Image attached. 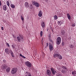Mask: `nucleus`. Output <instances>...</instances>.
<instances>
[{"instance_id":"obj_1","label":"nucleus","mask_w":76,"mask_h":76,"mask_svg":"<svg viewBox=\"0 0 76 76\" xmlns=\"http://www.w3.org/2000/svg\"><path fill=\"white\" fill-rule=\"evenodd\" d=\"M19 37L18 36L17 37V40L18 42H19L21 41V39H23V36L22 35H19Z\"/></svg>"},{"instance_id":"obj_2","label":"nucleus","mask_w":76,"mask_h":76,"mask_svg":"<svg viewBox=\"0 0 76 76\" xmlns=\"http://www.w3.org/2000/svg\"><path fill=\"white\" fill-rule=\"evenodd\" d=\"M32 2L33 5L35 6L36 7H38L39 6V3L37 2V1H33Z\"/></svg>"},{"instance_id":"obj_3","label":"nucleus","mask_w":76,"mask_h":76,"mask_svg":"<svg viewBox=\"0 0 76 76\" xmlns=\"http://www.w3.org/2000/svg\"><path fill=\"white\" fill-rule=\"evenodd\" d=\"M17 71H18V68L15 67L12 69L11 72L12 74H15V73H16Z\"/></svg>"},{"instance_id":"obj_4","label":"nucleus","mask_w":76,"mask_h":76,"mask_svg":"<svg viewBox=\"0 0 76 76\" xmlns=\"http://www.w3.org/2000/svg\"><path fill=\"white\" fill-rule=\"evenodd\" d=\"M61 39L60 37H58L56 39V44L57 45H59L61 43Z\"/></svg>"},{"instance_id":"obj_5","label":"nucleus","mask_w":76,"mask_h":76,"mask_svg":"<svg viewBox=\"0 0 76 76\" xmlns=\"http://www.w3.org/2000/svg\"><path fill=\"white\" fill-rule=\"evenodd\" d=\"M25 64V65L28 67H31V66H32L31 63L28 61L26 62Z\"/></svg>"},{"instance_id":"obj_6","label":"nucleus","mask_w":76,"mask_h":76,"mask_svg":"<svg viewBox=\"0 0 76 76\" xmlns=\"http://www.w3.org/2000/svg\"><path fill=\"white\" fill-rule=\"evenodd\" d=\"M11 50H9L8 48H6L5 49V52L7 54H10V53L11 51H12Z\"/></svg>"},{"instance_id":"obj_7","label":"nucleus","mask_w":76,"mask_h":76,"mask_svg":"<svg viewBox=\"0 0 76 76\" xmlns=\"http://www.w3.org/2000/svg\"><path fill=\"white\" fill-rule=\"evenodd\" d=\"M51 71L53 75H55L56 73H57L56 71L53 68H51Z\"/></svg>"},{"instance_id":"obj_8","label":"nucleus","mask_w":76,"mask_h":76,"mask_svg":"<svg viewBox=\"0 0 76 76\" xmlns=\"http://www.w3.org/2000/svg\"><path fill=\"white\" fill-rule=\"evenodd\" d=\"M1 67L2 69H6L7 67V66L6 64H3L2 65Z\"/></svg>"},{"instance_id":"obj_9","label":"nucleus","mask_w":76,"mask_h":76,"mask_svg":"<svg viewBox=\"0 0 76 76\" xmlns=\"http://www.w3.org/2000/svg\"><path fill=\"white\" fill-rule=\"evenodd\" d=\"M49 47L50 51H52V50H53V46L52 44H49Z\"/></svg>"},{"instance_id":"obj_10","label":"nucleus","mask_w":76,"mask_h":76,"mask_svg":"<svg viewBox=\"0 0 76 76\" xmlns=\"http://www.w3.org/2000/svg\"><path fill=\"white\" fill-rule=\"evenodd\" d=\"M3 8L4 10V11H6L7 9V5H4L3 6Z\"/></svg>"},{"instance_id":"obj_11","label":"nucleus","mask_w":76,"mask_h":76,"mask_svg":"<svg viewBox=\"0 0 76 76\" xmlns=\"http://www.w3.org/2000/svg\"><path fill=\"white\" fill-rule=\"evenodd\" d=\"M65 34V31L64 30H61V34L62 35H64Z\"/></svg>"},{"instance_id":"obj_12","label":"nucleus","mask_w":76,"mask_h":76,"mask_svg":"<svg viewBox=\"0 0 76 76\" xmlns=\"http://www.w3.org/2000/svg\"><path fill=\"white\" fill-rule=\"evenodd\" d=\"M25 73L26 75H27L28 76H31V74L29 72H28L27 71H26L25 72Z\"/></svg>"},{"instance_id":"obj_13","label":"nucleus","mask_w":76,"mask_h":76,"mask_svg":"<svg viewBox=\"0 0 76 76\" xmlns=\"http://www.w3.org/2000/svg\"><path fill=\"white\" fill-rule=\"evenodd\" d=\"M58 58L60 60H61V59H62V56L59 54H58Z\"/></svg>"},{"instance_id":"obj_14","label":"nucleus","mask_w":76,"mask_h":76,"mask_svg":"<svg viewBox=\"0 0 76 76\" xmlns=\"http://www.w3.org/2000/svg\"><path fill=\"white\" fill-rule=\"evenodd\" d=\"M39 16V17H41L42 15V13L41 12V11H40L38 14Z\"/></svg>"},{"instance_id":"obj_15","label":"nucleus","mask_w":76,"mask_h":76,"mask_svg":"<svg viewBox=\"0 0 76 76\" xmlns=\"http://www.w3.org/2000/svg\"><path fill=\"white\" fill-rule=\"evenodd\" d=\"M58 54L57 53H54L53 55V57L54 58H56V57H58Z\"/></svg>"},{"instance_id":"obj_16","label":"nucleus","mask_w":76,"mask_h":76,"mask_svg":"<svg viewBox=\"0 0 76 76\" xmlns=\"http://www.w3.org/2000/svg\"><path fill=\"white\" fill-rule=\"evenodd\" d=\"M25 7H29V4L28 2H26L25 4Z\"/></svg>"},{"instance_id":"obj_17","label":"nucleus","mask_w":76,"mask_h":76,"mask_svg":"<svg viewBox=\"0 0 76 76\" xmlns=\"http://www.w3.org/2000/svg\"><path fill=\"white\" fill-rule=\"evenodd\" d=\"M67 17L69 20H70V19H71V17H70V15L69 13L67 14Z\"/></svg>"},{"instance_id":"obj_18","label":"nucleus","mask_w":76,"mask_h":76,"mask_svg":"<svg viewBox=\"0 0 76 76\" xmlns=\"http://www.w3.org/2000/svg\"><path fill=\"white\" fill-rule=\"evenodd\" d=\"M41 26L42 28H44L45 27V23L44 22H42V23H41Z\"/></svg>"},{"instance_id":"obj_19","label":"nucleus","mask_w":76,"mask_h":76,"mask_svg":"<svg viewBox=\"0 0 76 76\" xmlns=\"http://www.w3.org/2000/svg\"><path fill=\"white\" fill-rule=\"evenodd\" d=\"M10 67H8L6 69V71L7 72H10Z\"/></svg>"},{"instance_id":"obj_20","label":"nucleus","mask_w":76,"mask_h":76,"mask_svg":"<svg viewBox=\"0 0 76 76\" xmlns=\"http://www.w3.org/2000/svg\"><path fill=\"white\" fill-rule=\"evenodd\" d=\"M10 6L12 8H13V9H14L15 7V6L13 4H11Z\"/></svg>"},{"instance_id":"obj_21","label":"nucleus","mask_w":76,"mask_h":76,"mask_svg":"<svg viewBox=\"0 0 76 76\" xmlns=\"http://www.w3.org/2000/svg\"><path fill=\"white\" fill-rule=\"evenodd\" d=\"M62 21H59L58 22V23L59 25H61V24H62Z\"/></svg>"},{"instance_id":"obj_22","label":"nucleus","mask_w":76,"mask_h":76,"mask_svg":"<svg viewBox=\"0 0 76 76\" xmlns=\"http://www.w3.org/2000/svg\"><path fill=\"white\" fill-rule=\"evenodd\" d=\"M10 53L11 54L12 57H15V56L14 55H13V51H11Z\"/></svg>"},{"instance_id":"obj_23","label":"nucleus","mask_w":76,"mask_h":76,"mask_svg":"<svg viewBox=\"0 0 76 76\" xmlns=\"http://www.w3.org/2000/svg\"><path fill=\"white\" fill-rule=\"evenodd\" d=\"M61 72L62 73H66L67 72V71H65V70L64 69H62L61 71Z\"/></svg>"},{"instance_id":"obj_24","label":"nucleus","mask_w":76,"mask_h":76,"mask_svg":"<svg viewBox=\"0 0 76 76\" xmlns=\"http://www.w3.org/2000/svg\"><path fill=\"white\" fill-rule=\"evenodd\" d=\"M51 73V71L49 70H48V75H50Z\"/></svg>"},{"instance_id":"obj_25","label":"nucleus","mask_w":76,"mask_h":76,"mask_svg":"<svg viewBox=\"0 0 76 76\" xmlns=\"http://www.w3.org/2000/svg\"><path fill=\"white\" fill-rule=\"evenodd\" d=\"M20 57H22L23 58H26V57L24 56H23L22 55V54H20Z\"/></svg>"},{"instance_id":"obj_26","label":"nucleus","mask_w":76,"mask_h":76,"mask_svg":"<svg viewBox=\"0 0 76 76\" xmlns=\"http://www.w3.org/2000/svg\"><path fill=\"white\" fill-rule=\"evenodd\" d=\"M76 71L75 70L72 72V75H76Z\"/></svg>"},{"instance_id":"obj_27","label":"nucleus","mask_w":76,"mask_h":76,"mask_svg":"<svg viewBox=\"0 0 76 76\" xmlns=\"http://www.w3.org/2000/svg\"><path fill=\"white\" fill-rule=\"evenodd\" d=\"M43 34V33L42 32V31H40V37H42V34Z\"/></svg>"},{"instance_id":"obj_28","label":"nucleus","mask_w":76,"mask_h":76,"mask_svg":"<svg viewBox=\"0 0 76 76\" xmlns=\"http://www.w3.org/2000/svg\"><path fill=\"white\" fill-rule=\"evenodd\" d=\"M54 19L55 20H56V19H58L57 16V15H55V16H54Z\"/></svg>"},{"instance_id":"obj_29","label":"nucleus","mask_w":76,"mask_h":76,"mask_svg":"<svg viewBox=\"0 0 76 76\" xmlns=\"http://www.w3.org/2000/svg\"><path fill=\"white\" fill-rule=\"evenodd\" d=\"M62 67L64 69H67V68L64 66H63Z\"/></svg>"},{"instance_id":"obj_30","label":"nucleus","mask_w":76,"mask_h":76,"mask_svg":"<svg viewBox=\"0 0 76 76\" xmlns=\"http://www.w3.org/2000/svg\"><path fill=\"white\" fill-rule=\"evenodd\" d=\"M49 40L52 43H53V41L51 39V38L49 39Z\"/></svg>"},{"instance_id":"obj_31","label":"nucleus","mask_w":76,"mask_h":76,"mask_svg":"<svg viewBox=\"0 0 76 76\" xmlns=\"http://www.w3.org/2000/svg\"><path fill=\"white\" fill-rule=\"evenodd\" d=\"M69 47L71 48H73V46L72 45H71L69 46Z\"/></svg>"},{"instance_id":"obj_32","label":"nucleus","mask_w":76,"mask_h":76,"mask_svg":"<svg viewBox=\"0 0 76 76\" xmlns=\"http://www.w3.org/2000/svg\"><path fill=\"white\" fill-rule=\"evenodd\" d=\"M57 76H61V75L60 73H59L57 74Z\"/></svg>"},{"instance_id":"obj_33","label":"nucleus","mask_w":76,"mask_h":76,"mask_svg":"<svg viewBox=\"0 0 76 76\" xmlns=\"http://www.w3.org/2000/svg\"><path fill=\"white\" fill-rule=\"evenodd\" d=\"M7 4L8 6H10V4H9V2H7Z\"/></svg>"},{"instance_id":"obj_34","label":"nucleus","mask_w":76,"mask_h":76,"mask_svg":"<svg viewBox=\"0 0 76 76\" xmlns=\"http://www.w3.org/2000/svg\"><path fill=\"white\" fill-rule=\"evenodd\" d=\"M21 19L22 20H24V19H23V17H22V16H21Z\"/></svg>"},{"instance_id":"obj_35","label":"nucleus","mask_w":76,"mask_h":76,"mask_svg":"<svg viewBox=\"0 0 76 76\" xmlns=\"http://www.w3.org/2000/svg\"><path fill=\"white\" fill-rule=\"evenodd\" d=\"M51 34H49L48 37H49V38L51 39Z\"/></svg>"},{"instance_id":"obj_36","label":"nucleus","mask_w":76,"mask_h":76,"mask_svg":"<svg viewBox=\"0 0 76 76\" xmlns=\"http://www.w3.org/2000/svg\"><path fill=\"white\" fill-rule=\"evenodd\" d=\"M44 39V38H42V41H41V42H42V43H43V40Z\"/></svg>"},{"instance_id":"obj_37","label":"nucleus","mask_w":76,"mask_h":76,"mask_svg":"<svg viewBox=\"0 0 76 76\" xmlns=\"http://www.w3.org/2000/svg\"><path fill=\"white\" fill-rule=\"evenodd\" d=\"M47 45L45 47V48H47L48 47V43H47Z\"/></svg>"},{"instance_id":"obj_38","label":"nucleus","mask_w":76,"mask_h":76,"mask_svg":"<svg viewBox=\"0 0 76 76\" xmlns=\"http://www.w3.org/2000/svg\"><path fill=\"white\" fill-rule=\"evenodd\" d=\"M12 37H13V38H16V36H15V35L13 34V35H12Z\"/></svg>"},{"instance_id":"obj_39","label":"nucleus","mask_w":76,"mask_h":76,"mask_svg":"<svg viewBox=\"0 0 76 76\" xmlns=\"http://www.w3.org/2000/svg\"><path fill=\"white\" fill-rule=\"evenodd\" d=\"M7 45H8V47H10V45H9V44L8 43H7Z\"/></svg>"},{"instance_id":"obj_40","label":"nucleus","mask_w":76,"mask_h":76,"mask_svg":"<svg viewBox=\"0 0 76 76\" xmlns=\"http://www.w3.org/2000/svg\"><path fill=\"white\" fill-rule=\"evenodd\" d=\"M72 26L74 27V26H75V24H73L72 25Z\"/></svg>"},{"instance_id":"obj_41","label":"nucleus","mask_w":76,"mask_h":76,"mask_svg":"<svg viewBox=\"0 0 76 76\" xmlns=\"http://www.w3.org/2000/svg\"><path fill=\"white\" fill-rule=\"evenodd\" d=\"M62 45H64V42H62Z\"/></svg>"},{"instance_id":"obj_42","label":"nucleus","mask_w":76,"mask_h":76,"mask_svg":"<svg viewBox=\"0 0 76 76\" xmlns=\"http://www.w3.org/2000/svg\"><path fill=\"white\" fill-rule=\"evenodd\" d=\"M3 61V62H4V63H6V61L5 60H4Z\"/></svg>"},{"instance_id":"obj_43","label":"nucleus","mask_w":76,"mask_h":76,"mask_svg":"<svg viewBox=\"0 0 76 76\" xmlns=\"http://www.w3.org/2000/svg\"><path fill=\"white\" fill-rule=\"evenodd\" d=\"M12 48H13V49H14L15 48V46H14L13 45H12Z\"/></svg>"},{"instance_id":"obj_44","label":"nucleus","mask_w":76,"mask_h":76,"mask_svg":"<svg viewBox=\"0 0 76 76\" xmlns=\"http://www.w3.org/2000/svg\"><path fill=\"white\" fill-rule=\"evenodd\" d=\"M1 30H4L3 27H1Z\"/></svg>"},{"instance_id":"obj_45","label":"nucleus","mask_w":76,"mask_h":76,"mask_svg":"<svg viewBox=\"0 0 76 76\" xmlns=\"http://www.w3.org/2000/svg\"><path fill=\"white\" fill-rule=\"evenodd\" d=\"M0 6H1V1H0Z\"/></svg>"},{"instance_id":"obj_46","label":"nucleus","mask_w":76,"mask_h":76,"mask_svg":"<svg viewBox=\"0 0 76 76\" xmlns=\"http://www.w3.org/2000/svg\"><path fill=\"white\" fill-rule=\"evenodd\" d=\"M47 72H46V74L47 75H48V69H47Z\"/></svg>"},{"instance_id":"obj_47","label":"nucleus","mask_w":76,"mask_h":76,"mask_svg":"<svg viewBox=\"0 0 76 76\" xmlns=\"http://www.w3.org/2000/svg\"><path fill=\"white\" fill-rule=\"evenodd\" d=\"M52 31L53 34H54V31H53V30H52Z\"/></svg>"},{"instance_id":"obj_48","label":"nucleus","mask_w":76,"mask_h":76,"mask_svg":"<svg viewBox=\"0 0 76 76\" xmlns=\"http://www.w3.org/2000/svg\"><path fill=\"white\" fill-rule=\"evenodd\" d=\"M64 1H66V0H63Z\"/></svg>"},{"instance_id":"obj_49","label":"nucleus","mask_w":76,"mask_h":76,"mask_svg":"<svg viewBox=\"0 0 76 76\" xmlns=\"http://www.w3.org/2000/svg\"><path fill=\"white\" fill-rule=\"evenodd\" d=\"M47 31H48V29H47Z\"/></svg>"},{"instance_id":"obj_50","label":"nucleus","mask_w":76,"mask_h":76,"mask_svg":"<svg viewBox=\"0 0 76 76\" xmlns=\"http://www.w3.org/2000/svg\"><path fill=\"white\" fill-rule=\"evenodd\" d=\"M25 76H28L27 75H26Z\"/></svg>"},{"instance_id":"obj_51","label":"nucleus","mask_w":76,"mask_h":76,"mask_svg":"<svg viewBox=\"0 0 76 76\" xmlns=\"http://www.w3.org/2000/svg\"><path fill=\"white\" fill-rule=\"evenodd\" d=\"M42 57H43V56H42Z\"/></svg>"}]
</instances>
